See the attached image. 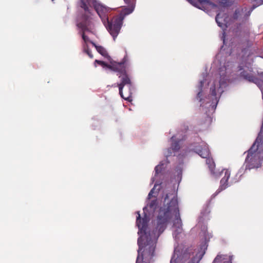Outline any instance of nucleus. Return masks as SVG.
Here are the masks:
<instances>
[{
  "label": "nucleus",
  "instance_id": "nucleus-25",
  "mask_svg": "<svg viewBox=\"0 0 263 263\" xmlns=\"http://www.w3.org/2000/svg\"><path fill=\"white\" fill-rule=\"evenodd\" d=\"M184 129L185 131H187L188 130V126L184 125Z\"/></svg>",
  "mask_w": 263,
  "mask_h": 263
},
{
  "label": "nucleus",
  "instance_id": "nucleus-12",
  "mask_svg": "<svg viewBox=\"0 0 263 263\" xmlns=\"http://www.w3.org/2000/svg\"><path fill=\"white\" fill-rule=\"evenodd\" d=\"M90 43L93 46H94L97 51L102 56L104 57H108V53L106 51V50L102 46H98L96 45L93 42L90 41Z\"/></svg>",
  "mask_w": 263,
  "mask_h": 263
},
{
  "label": "nucleus",
  "instance_id": "nucleus-24",
  "mask_svg": "<svg viewBox=\"0 0 263 263\" xmlns=\"http://www.w3.org/2000/svg\"><path fill=\"white\" fill-rule=\"evenodd\" d=\"M154 188H153V189H152L151 190V191L149 192V194H148V197L150 198H151V197L153 196V194L154 193Z\"/></svg>",
  "mask_w": 263,
  "mask_h": 263
},
{
  "label": "nucleus",
  "instance_id": "nucleus-6",
  "mask_svg": "<svg viewBox=\"0 0 263 263\" xmlns=\"http://www.w3.org/2000/svg\"><path fill=\"white\" fill-rule=\"evenodd\" d=\"M128 58L127 56L126 55L123 58L122 61L120 62H116L114 61L111 62L110 64H108L103 61L96 60L95 63H97L102 66L106 67L107 68L118 73L126 65H128Z\"/></svg>",
  "mask_w": 263,
  "mask_h": 263
},
{
  "label": "nucleus",
  "instance_id": "nucleus-18",
  "mask_svg": "<svg viewBox=\"0 0 263 263\" xmlns=\"http://www.w3.org/2000/svg\"><path fill=\"white\" fill-rule=\"evenodd\" d=\"M162 170V165H158L155 168V174L158 175Z\"/></svg>",
  "mask_w": 263,
  "mask_h": 263
},
{
  "label": "nucleus",
  "instance_id": "nucleus-17",
  "mask_svg": "<svg viewBox=\"0 0 263 263\" xmlns=\"http://www.w3.org/2000/svg\"><path fill=\"white\" fill-rule=\"evenodd\" d=\"M220 15L221 14L220 13H218L216 16L215 20L218 26L221 27L222 26V23H221L220 21H219L220 18H221Z\"/></svg>",
  "mask_w": 263,
  "mask_h": 263
},
{
  "label": "nucleus",
  "instance_id": "nucleus-16",
  "mask_svg": "<svg viewBox=\"0 0 263 263\" xmlns=\"http://www.w3.org/2000/svg\"><path fill=\"white\" fill-rule=\"evenodd\" d=\"M198 2L200 4H208V5H214V4L211 3L209 0H197Z\"/></svg>",
  "mask_w": 263,
  "mask_h": 263
},
{
  "label": "nucleus",
  "instance_id": "nucleus-5",
  "mask_svg": "<svg viewBox=\"0 0 263 263\" xmlns=\"http://www.w3.org/2000/svg\"><path fill=\"white\" fill-rule=\"evenodd\" d=\"M192 255L193 256L192 248H186L181 252L178 250H175L171 259V263H185Z\"/></svg>",
  "mask_w": 263,
  "mask_h": 263
},
{
  "label": "nucleus",
  "instance_id": "nucleus-26",
  "mask_svg": "<svg viewBox=\"0 0 263 263\" xmlns=\"http://www.w3.org/2000/svg\"><path fill=\"white\" fill-rule=\"evenodd\" d=\"M87 2H88V3H91V2H93V0H86Z\"/></svg>",
  "mask_w": 263,
  "mask_h": 263
},
{
  "label": "nucleus",
  "instance_id": "nucleus-8",
  "mask_svg": "<svg viewBox=\"0 0 263 263\" xmlns=\"http://www.w3.org/2000/svg\"><path fill=\"white\" fill-rule=\"evenodd\" d=\"M196 152L202 158H206V163L210 164L211 162H212V160L210 159H208L210 156V151L207 145L203 143L202 145L197 146L195 149Z\"/></svg>",
  "mask_w": 263,
  "mask_h": 263
},
{
  "label": "nucleus",
  "instance_id": "nucleus-2",
  "mask_svg": "<svg viewBox=\"0 0 263 263\" xmlns=\"http://www.w3.org/2000/svg\"><path fill=\"white\" fill-rule=\"evenodd\" d=\"M127 6L122 7L120 13L114 16L109 21L107 16L109 8L101 4H96L95 9L99 16L104 22V24L114 40L118 35L123 24L125 17L131 14L134 10L136 5V0H124Z\"/></svg>",
  "mask_w": 263,
  "mask_h": 263
},
{
  "label": "nucleus",
  "instance_id": "nucleus-4",
  "mask_svg": "<svg viewBox=\"0 0 263 263\" xmlns=\"http://www.w3.org/2000/svg\"><path fill=\"white\" fill-rule=\"evenodd\" d=\"M80 6L84 10L85 13L81 15L79 22L77 24V26L80 31L91 32L93 25L90 10L84 0H80Z\"/></svg>",
  "mask_w": 263,
  "mask_h": 263
},
{
  "label": "nucleus",
  "instance_id": "nucleus-9",
  "mask_svg": "<svg viewBox=\"0 0 263 263\" xmlns=\"http://www.w3.org/2000/svg\"><path fill=\"white\" fill-rule=\"evenodd\" d=\"M172 142L171 146L167 149V153H165L166 157L172 155L173 152H176L180 149V140H176L175 136H173L171 138Z\"/></svg>",
  "mask_w": 263,
  "mask_h": 263
},
{
  "label": "nucleus",
  "instance_id": "nucleus-11",
  "mask_svg": "<svg viewBox=\"0 0 263 263\" xmlns=\"http://www.w3.org/2000/svg\"><path fill=\"white\" fill-rule=\"evenodd\" d=\"M138 216L137 217L136 224L138 228L141 230H144L147 224V218L145 215L144 217L141 218L139 212H137Z\"/></svg>",
  "mask_w": 263,
  "mask_h": 263
},
{
  "label": "nucleus",
  "instance_id": "nucleus-3",
  "mask_svg": "<svg viewBox=\"0 0 263 263\" xmlns=\"http://www.w3.org/2000/svg\"><path fill=\"white\" fill-rule=\"evenodd\" d=\"M128 65H126L118 73L120 79V83L117 84L119 87V94L124 100L130 102L132 101L133 91L134 89L133 83L130 77L127 73V68Z\"/></svg>",
  "mask_w": 263,
  "mask_h": 263
},
{
  "label": "nucleus",
  "instance_id": "nucleus-15",
  "mask_svg": "<svg viewBox=\"0 0 263 263\" xmlns=\"http://www.w3.org/2000/svg\"><path fill=\"white\" fill-rule=\"evenodd\" d=\"M83 50L84 52L86 53L90 59H92L93 58V55L92 54L87 44H86V45H83Z\"/></svg>",
  "mask_w": 263,
  "mask_h": 263
},
{
  "label": "nucleus",
  "instance_id": "nucleus-22",
  "mask_svg": "<svg viewBox=\"0 0 263 263\" xmlns=\"http://www.w3.org/2000/svg\"><path fill=\"white\" fill-rule=\"evenodd\" d=\"M156 205V200H153L149 204V207L151 208H153Z\"/></svg>",
  "mask_w": 263,
  "mask_h": 263
},
{
  "label": "nucleus",
  "instance_id": "nucleus-23",
  "mask_svg": "<svg viewBox=\"0 0 263 263\" xmlns=\"http://www.w3.org/2000/svg\"><path fill=\"white\" fill-rule=\"evenodd\" d=\"M211 90L212 96L215 97L216 96V92L215 88V87H214L213 88H211Z\"/></svg>",
  "mask_w": 263,
  "mask_h": 263
},
{
  "label": "nucleus",
  "instance_id": "nucleus-1",
  "mask_svg": "<svg viewBox=\"0 0 263 263\" xmlns=\"http://www.w3.org/2000/svg\"><path fill=\"white\" fill-rule=\"evenodd\" d=\"M173 197L169 201V195L166 194L163 206L160 209L157 218V226L155 230L151 233L145 234V236L139 238L138 245V256L136 263H151L155 255V251L157 239L164 231L166 226L171 220L172 214L176 217L177 223L181 226V219L179 216L178 203L177 196L172 194Z\"/></svg>",
  "mask_w": 263,
  "mask_h": 263
},
{
  "label": "nucleus",
  "instance_id": "nucleus-14",
  "mask_svg": "<svg viewBox=\"0 0 263 263\" xmlns=\"http://www.w3.org/2000/svg\"><path fill=\"white\" fill-rule=\"evenodd\" d=\"M232 3V0H219V4L223 7L230 6Z\"/></svg>",
  "mask_w": 263,
  "mask_h": 263
},
{
  "label": "nucleus",
  "instance_id": "nucleus-7",
  "mask_svg": "<svg viewBox=\"0 0 263 263\" xmlns=\"http://www.w3.org/2000/svg\"><path fill=\"white\" fill-rule=\"evenodd\" d=\"M223 174H224V176L221 179L220 186L215 193L216 195L228 187V181L231 175L230 171L228 170H223L221 172L220 175H222Z\"/></svg>",
  "mask_w": 263,
  "mask_h": 263
},
{
  "label": "nucleus",
  "instance_id": "nucleus-19",
  "mask_svg": "<svg viewBox=\"0 0 263 263\" xmlns=\"http://www.w3.org/2000/svg\"><path fill=\"white\" fill-rule=\"evenodd\" d=\"M200 83V90L197 94V98H200L201 96H202V87H203V82L201 81Z\"/></svg>",
  "mask_w": 263,
  "mask_h": 263
},
{
  "label": "nucleus",
  "instance_id": "nucleus-27",
  "mask_svg": "<svg viewBox=\"0 0 263 263\" xmlns=\"http://www.w3.org/2000/svg\"><path fill=\"white\" fill-rule=\"evenodd\" d=\"M213 165L211 164V165H210V167H211V168H212V167H213Z\"/></svg>",
  "mask_w": 263,
  "mask_h": 263
},
{
  "label": "nucleus",
  "instance_id": "nucleus-20",
  "mask_svg": "<svg viewBox=\"0 0 263 263\" xmlns=\"http://www.w3.org/2000/svg\"><path fill=\"white\" fill-rule=\"evenodd\" d=\"M200 258L197 259L195 256H193L191 260L188 263H199Z\"/></svg>",
  "mask_w": 263,
  "mask_h": 263
},
{
  "label": "nucleus",
  "instance_id": "nucleus-28",
  "mask_svg": "<svg viewBox=\"0 0 263 263\" xmlns=\"http://www.w3.org/2000/svg\"><path fill=\"white\" fill-rule=\"evenodd\" d=\"M237 14V11L236 10L235 11V14Z\"/></svg>",
  "mask_w": 263,
  "mask_h": 263
},
{
  "label": "nucleus",
  "instance_id": "nucleus-10",
  "mask_svg": "<svg viewBox=\"0 0 263 263\" xmlns=\"http://www.w3.org/2000/svg\"><path fill=\"white\" fill-rule=\"evenodd\" d=\"M242 55L241 56V62L239 63L238 66V71H240V74L241 77H242L244 79H247V73L243 70L241 71L243 69L244 67L247 66V57L245 56V50H242Z\"/></svg>",
  "mask_w": 263,
  "mask_h": 263
},
{
  "label": "nucleus",
  "instance_id": "nucleus-21",
  "mask_svg": "<svg viewBox=\"0 0 263 263\" xmlns=\"http://www.w3.org/2000/svg\"><path fill=\"white\" fill-rule=\"evenodd\" d=\"M187 1L189 2H190L193 6H195V7L199 8V9H202V8L198 6V3L195 2V1H194V0H187Z\"/></svg>",
  "mask_w": 263,
  "mask_h": 263
},
{
  "label": "nucleus",
  "instance_id": "nucleus-13",
  "mask_svg": "<svg viewBox=\"0 0 263 263\" xmlns=\"http://www.w3.org/2000/svg\"><path fill=\"white\" fill-rule=\"evenodd\" d=\"M85 32H87V31H80L79 33L81 35L82 39L84 42V44L83 45H86L87 44L88 42L90 43L89 37L85 35Z\"/></svg>",
  "mask_w": 263,
  "mask_h": 263
}]
</instances>
